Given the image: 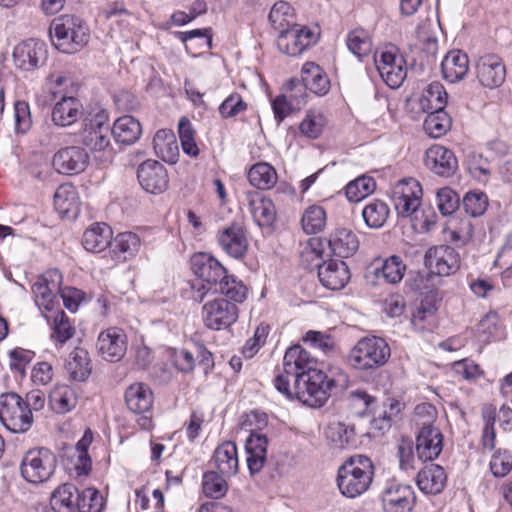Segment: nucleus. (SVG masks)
<instances>
[{
    "label": "nucleus",
    "instance_id": "obj_21",
    "mask_svg": "<svg viewBox=\"0 0 512 512\" xmlns=\"http://www.w3.org/2000/svg\"><path fill=\"white\" fill-rule=\"evenodd\" d=\"M424 162L430 171L441 177L452 176L458 168L454 153L442 145H433L428 148Z\"/></svg>",
    "mask_w": 512,
    "mask_h": 512
},
{
    "label": "nucleus",
    "instance_id": "obj_10",
    "mask_svg": "<svg viewBox=\"0 0 512 512\" xmlns=\"http://www.w3.org/2000/svg\"><path fill=\"white\" fill-rule=\"evenodd\" d=\"M204 325L214 331L231 327L239 317L236 303L224 298H215L207 301L201 312Z\"/></svg>",
    "mask_w": 512,
    "mask_h": 512
},
{
    "label": "nucleus",
    "instance_id": "obj_57",
    "mask_svg": "<svg viewBox=\"0 0 512 512\" xmlns=\"http://www.w3.org/2000/svg\"><path fill=\"white\" fill-rule=\"evenodd\" d=\"M463 207L472 217L481 216L488 207V197L481 191H470L463 198Z\"/></svg>",
    "mask_w": 512,
    "mask_h": 512
},
{
    "label": "nucleus",
    "instance_id": "obj_29",
    "mask_svg": "<svg viewBox=\"0 0 512 512\" xmlns=\"http://www.w3.org/2000/svg\"><path fill=\"white\" fill-rule=\"evenodd\" d=\"M213 463L222 476L235 475L239 467L236 444L231 441L220 444L214 451Z\"/></svg>",
    "mask_w": 512,
    "mask_h": 512
},
{
    "label": "nucleus",
    "instance_id": "obj_12",
    "mask_svg": "<svg viewBox=\"0 0 512 512\" xmlns=\"http://www.w3.org/2000/svg\"><path fill=\"white\" fill-rule=\"evenodd\" d=\"M317 38L318 34L311 28L295 24L280 32L277 46L282 53L297 56L315 44Z\"/></svg>",
    "mask_w": 512,
    "mask_h": 512
},
{
    "label": "nucleus",
    "instance_id": "obj_38",
    "mask_svg": "<svg viewBox=\"0 0 512 512\" xmlns=\"http://www.w3.org/2000/svg\"><path fill=\"white\" fill-rule=\"evenodd\" d=\"M155 153L163 161L174 164L179 157V148L174 132L170 129L158 130L153 139Z\"/></svg>",
    "mask_w": 512,
    "mask_h": 512
},
{
    "label": "nucleus",
    "instance_id": "obj_35",
    "mask_svg": "<svg viewBox=\"0 0 512 512\" xmlns=\"http://www.w3.org/2000/svg\"><path fill=\"white\" fill-rule=\"evenodd\" d=\"M301 84L317 95L329 91L330 82L323 69L314 62H306L301 69Z\"/></svg>",
    "mask_w": 512,
    "mask_h": 512
},
{
    "label": "nucleus",
    "instance_id": "obj_63",
    "mask_svg": "<svg viewBox=\"0 0 512 512\" xmlns=\"http://www.w3.org/2000/svg\"><path fill=\"white\" fill-rule=\"evenodd\" d=\"M495 265L502 269V278H512V233L498 253Z\"/></svg>",
    "mask_w": 512,
    "mask_h": 512
},
{
    "label": "nucleus",
    "instance_id": "obj_54",
    "mask_svg": "<svg viewBox=\"0 0 512 512\" xmlns=\"http://www.w3.org/2000/svg\"><path fill=\"white\" fill-rule=\"evenodd\" d=\"M104 505L103 496L94 488L84 489L77 498L78 512H102Z\"/></svg>",
    "mask_w": 512,
    "mask_h": 512
},
{
    "label": "nucleus",
    "instance_id": "obj_34",
    "mask_svg": "<svg viewBox=\"0 0 512 512\" xmlns=\"http://www.w3.org/2000/svg\"><path fill=\"white\" fill-rule=\"evenodd\" d=\"M111 133L116 142L131 145L139 140L142 134V126L133 116L124 115L115 120Z\"/></svg>",
    "mask_w": 512,
    "mask_h": 512
},
{
    "label": "nucleus",
    "instance_id": "obj_52",
    "mask_svg": "<svg viewBox=\"0 0 512 512\" xmlns=\"http://www.w3.org/2000/svg\"><path fill=\"white\" fill-rule=\"evenodd\" d=\"M302 227L307 234H315L324 229L326 225V212L318 205H311L302 215Z\"/></svg>",
    "mask_w": 512,
    "mask_h": 512
},
{
    "label": "nucleus",
    "instance_id": "obj_42",
    "mask_svg": "<svg viewBox=\"0 0 512 512\" xmlns=\"http://www.w3.org/2000/svg\"><path fill=\"white\" fill-rule=\"evenodd\" d=\"M248 180L257 189L269 190L277 183L278 175L272 165L267 162H259L249 169Z\"/></svg>",
    "mask_w": 512,
    "mask_h": 512
},
{
    "label": "nucleus",
    "instance_id": "obj_39",
    "mask_svg": "<svg viewBox=\"0 0 512 512\" xmlns=\"http://www.w3.org/2000/svg\"><path fill=\"white\" fill-rule=\"evenodd\" d=\"M78 489L69 483L60 485L50 497L51 508L54 512L77 511Z\"/></svg>",
    "mask_w": 512,
    "mask_h": 512
},
{
    "label": "nucleus",
    "instance_id": "obj_45",
    "mask_svg": "<svg viewBox=\"0 0 512 512\" xmlns=\"http://www.w3.org/2000/svg\"><path fill=\"white\" fill-rule=\"evenodd\" d=\"M268 18L273 28L279 32L295 25V11L286 1L276 2L271 8Z\"/></svg>",
    "mask_w": 512,
    "mask_h": 512
},
{
    "label": "nucleus",
    "instance_id": "obj_43",
    "mask_svg": "<svg viewBox=\"0 0 512 512\" xmlns=\"http://www.w3.org/2000/svg\"><path fill=\"white\" fill-rule=\"evenodd\" d=\"M406 272V264L398 255H391L375 268V275L389 284L399 283Z\"/></svg>",
    "mask_w": 512,
    "mask_h": 512
},
{
    "label": "nucleus",
    "instance_id": "obj_24",
    "mask_svg": "<svg viewBox=\"0 0 512 512\" xmlns=\"http://www.w3.org/2000/svg\"><path fill=\"white\" fill-rule=\"evenodd\" d=\"M476 73L479 82L492 89L499 87L504 82L506 69L499 56L490 54L479 59Z\"/></svg>",
    "mask_w": 512,
    "mask_h": 512
},
{
    "label": "nucleus",
    "instance_id": "obj_51",
    "mask_svg": "<svg viewBox=\"0 0 512 512\" xmlns=\"http://www.w3.org/2000/svg\"><path fill=\"white\" fill-rule=\"evenodd\" d=\"M375 180L369 176H361L346 185L345 193L349 201L359 202L374 192Z\"/></svg>",
    "mask_w": 512,
    "mask_h": 512
},
{
    "label": "nucleus",
    "instance_id": "obj_25",
    "mask_svg": "<svg viewBox=\"0 0 512 512\" xmlns=\"http://www.w3.org/2000/svg\"><path fill=\"white\" fill-rule=\"evenodd\" d=\"M194 274L208 285L218 286L227 275L226 268L214 257L200 253L192 258Z\"/></svg>",
    "mask_w": 512,
    "mask_h": 512
},
{
    "label": "nucleus",
    "instance_id": "obj_50",
    "mask_svg": "<svg viewBox=\"0 0 512 512\" xmlns=\"http://www.w3.org/2000/svg\"><path fill=\"white\" fill-rule=\"evenodd\" d=\"M325 435L335 448L342 449L350 444L354 437V429L345 422L334 420L328 424Z\"/></svg>",
    "mask_w": 512,
    "mask_h": 512
},
{
    "label": "nucleus",
    "instance_id": "obj_20",
    "mask_svg": "<svg viewBox=\"0 0 512 512\" xmlns=\"http://www.w3.org/2000/svg\"><path fill=\"white\" fill-rule=\"evenodd\" d=\"M443 449V435L434 425L427 422L420 428L416 437V452L422 461L436 459Z\"/></svg>",
    "mask_w": 512,
    "mask_h": 512
},
{
    "label": "nucleus",
    "instance_id": "obj_3",
    "mask_svg": "<svg viewBox=\"0 0 512 512\" xmlns=\"http://www.w3.org/2000/svg\"><path fill=\"white\" fill-rule=\"evenodd\" d=\"M374 477L372 460L365 455L349 457L338 469L337 486L347 498H356L370 487Z\"/></svg>",
    "mask_w": 512,
    "mask_h": 512
},
{
    "label": "nucleus",
    "instance_id": "obj_59",
    "mask_svg": "<svg viewBox=\"0 0 512 512\" xmlns=\"http://www.w3.org/2000/svg\"><path fill=\"white\" fill-rule=\"evenodd\" d=\"M482 417L485 423L482 434V444L484 448L492 450L495 447L496 437L494 429L495 408L492 406H484L482 408Z\"/></svg>",
    "mask_w": 512,
    "mask_h": 512
},
{
    "label": "nucleus",
    "instance_id": "obj_48",
    "mask_svg": "<svg viewBox=\"0 0 512 512\" xmlns=\"http://www.w3.org/2000/svg\"><path fill=\"white\" fill-rule=\"evenodd\" d=\"M56 467L54 454L46 449H38L37 456H34V483L44 482L53 474Z\"/></svg>",
    "mask_w": 512,
    "mask_h": 512
},
{
    "label": "nucleus",
    "instance_id": "obj_11",
    "mask_svg": "<svg viewBox=\"0 0 512 512\" xmlns=\"http://www.w3.org/2000/svg\"><path fill=\"white\" fill-rule=\"evenodd\" d=\"M108 114L99 110L95 114H89L84 120L81 133L82 143L92 151L106 152L111 150Z\"/></svg>",
    "mask_w": 512,
    "mask_h": 512
},
{
    "label": "nucleus",
    "instance_id": "obj_55",
    "mask_svg": "<svg viewBox=\"0 0 512 512\" xmlns=\"http://www.w3.org/2000/svg\"><path fill=\"white\" fill-rule=\"evenodd\" d=\"M222 474L209 471L203 476V492L206 496L211 498H221L227 492V483Z\"/></svg>",
    "mask_w": 512,
    "mask_h": 512
},
{
    "label": "nucleus",
    "instance_id": "obj_32",
    "mask_svg": "<svg viewBox=\"0 0 512 512\" xmlns=\"http://www.w3.org/2000/svg\"><path fill=\"white\" fill-rule=\"evenodd\" d=\"M113 232L105 223H96L87 228L82 237L83 247L93 253H100L111 246Z\"/></svg>",
    "mask_w": 512,
    "mask_h": 512
},
{
    "label": "nucleus",
    "instance_id": "obj_33",
    "mask_svg": "<svg viewBox=\"0 0 512 512\" xmlns=\"http://www.w3.org/2000/svg\"><path fill=\"white\" fill-rule=\"evenodd\" d=\"M330 252L340 258L352 256L359 247L357 236L346 228L337 229L326 241Z\"/></svg>",
    "mask_w": 512,
    "mask_h": 512
},
{
    "label": "nucleus",
    "instance_id": "obj_61",
    "mask_svg": "<svg viewBox=\"0 0 512 512\" xmlns=\"http://www.w3.org/2000/svg\"><path fill=\"white\" fill-rule=\"evenodd\" d=\"M303 341L324 354L331 353L335 347V342L330 335L314 330L308 331L303 337Z\"/></svg>",
    "mask_w": 512,
    "mask_h": 512
},
{
    "label": "nucleus",
    "instance_id": "obj_2",
    "mask_svg": "<svg viewBox=\"0 0 512 512\" xmlns=\"http://www.w3.org/2000/svg\"><path fill=\"white\" fill-rule=\"evenodd\" d=\"M347 383L346 375L341 373L338 379L329 378L322 370L314 369L291 385L283 376L274 379L275 388L287 399H297L309 407H322L331 397L333 391Z\"/></svg>",
    "mask_w": 512,
    "mask_h": 512
},
{
    "label": "nucleus",
    "instance_id": "obj_5",
    "mask_svg": "<svg viewBox=\"0 0 512 512\" xmlns=\"http://www.w3.org/2000/svg\"><path fill=\"white\" fill-rule=\"evenodd\" d=\"M390 355V347L383 338L364 337L350 350L348 363L357 370L366 371L383 366Z\"/></svg>",
    "mask_w": 512,
    "mask_h": 512
},
{
    "label": "nucleus",
    "instance_id": "obj_7",
    "mask_svg": "<svg viewBox=\"0 0 512 512\" xmlns=\"http://www.w3.org/2000/svg\"><path fill=\"white\" fill-rule=\"evenodd\" d=\"M374 61L383 81L392 89L399 88L407 76V64L399 48L393 44L382 47Z\"/></svg>",
    "mask_w": 512,
    "mask_h": 512
},
{
    "label": "nucleus",
    "instance_id": "obj_9",
    "mask_svg": "<svg viewBox=\"0 0 512 512\" xmlns=\"http://www.w3.org/2000/svg\"><path fill=\"white\" fill-rule=\"evenodd\" d=\"M68 82V79L61 75H51L48 78V89L53 96L61 95L62 98L57 102L52 111V120L58 126H70L75 123L82 114V105L74 97L64 95V89H61Z\"/></svg>",
    "mask_w": 512,
    "mask_h": 512
},
{
    "label": "nucleus",
    "instance_id": "obj_1",
    "mask_svg": "<svg viewBox=\"0 0 512 512\" xmlns=\"http://www.w3.org/2000/svg\"><path fill=\"white\" fill-rule=\"evenodd\" d=\"M62 275L57 269H50L37 277L34 282V302L50 326V339L61 348L76 334V327L61 309L57 293Z\"/></svg>",
    "mask_w": 512,
    "mask_h": 512
},
{
    "label": "nucleus",
    "instance_id": "obj_36",
    "mask_svg": "<svg viewBox=\"0 0 512 512\" xmlns=\"http://www.w3.org/2000/svg\"><path fill=\"white\" fill-rule=\"evenodd\" d=\"M444 469L436 464H430L419 471L417 485L421 491L427 494L440 493L446 484Z\"/></svg>",
    "mask_w": 512,
    "mask_h": 512
},
{
    "label": "nucleus",
    "instance_id": "obj_18",
    "mask_svg": "<svg viewBox=\"0 0 512 512\" xmlns=\"http://www.w3.org/2000/svg\"><path fill=\"white\" fill-rule=\"evenodd\" d=\"M217 241L221 249L235 259L243 258L249 246L243 226L235 222L218 231Z\"/></svg>",
    "mask_w": 512,
    "mask_h": 512
},
{
    "label": "nucleus",
    "instance_id": "obj_17",
    "mask_svg": "<svg viewBox=\"0 0 512 512\" xmlns=\"http://www.w3.org/2000/svg\"><path fill=\"white\" fill-rule=\"evenodd\" d=\"M153 401V392L144 383H133L125 391V403L131 412L143 415L139 420V425L144 429L151 427V419L145 414L150 412Z\"/></svg>",
    "mask_w": 512,
    "mask_h": 512
},
{
    "label": "nucleus",
    "instance_id": "obj_49",
    "mask_svg": "<svg viewBox=\"0 0 512 512\" xmlns=\"http://www.w3.org/2000/svg\"><path fill=\"white\" fill-rule=\"evenodd\" d=\"M346 44L350 52L359 59L367 57L372 52V40L364 29H355L348 33Z\"/></svg>",
    "mask_w": 512,
    "mask_h": 512
},
{
    "label": "nucleus",
    "instance_id": "obj_6",
    "mask_svg": "<svg viewBox=\"0 0 512 512\" xmlns=\"http://www.w3.org/2000/svg\"><path fill=\"white\" fill-rule=\"evenodd\" d=\"M0 420L13 433L28 431L32 423L29 403L18 394L10 392L0 396Z\"/></svg>",
    "mask_w": 512,
    "mask_h": 512
},
{
    "label": "nucleus",
    "instance_id": "obj_62",
    "mask_svg": "<svg viewBox=\"0 0 512 512\" xmlns=\"http://www.w3.org/2000/svg\"><path fill=\"white\" fill-rule=\"evenodd\" d=\"M15 66L23 71L29 72L32 68V45L30 40L20 42L13 51Z\"/></svg>",
    "mask_w": 512,
    "mask_h": 512
},
{
    "label": "nucleus",
    "instance_id": "obj_4",
    "mask_svg": "<svg viewBox=\"0 0 512 512\" xmlns=\"http://www.w3.org/2000/svg\"><path fill=\"white\" fill-rule=\"evenodd\" d=\"M49 33L55 47L66 54L81 51L90 39V30L87 24L80 17L70 14L53 19Z\"/></svg>",
    "mask_w": 512,
    "mask_h": 512
},
{
    "label": "nucleus",
    "instance_id": "obj_28",
    "mask_svg": "<svg viewBox=\"0 0 512 512\" xmlns=\"http://www.w3.org/2000/svg\"><path fill=\"white\" fill-rule=\"evenodd\" d=\"M441 71L448 82L462 80L469 71L468 56L460 50L449 51L441 62Z\"/></svg>",
    "mask_w": 512,
    "mask_h": 512
},
{
    "label": "nucleus",
    "instance_id": "obj_31",
    "mask_svg": "<svg viewBox=\"0 0 512 512\" xmlns=\"http://www.w3.org/2000/svg\"><path fill=\"white\" fill-rule=\"evenodd\" d=\"M54 207L60 217L74 218L79 211V197L75 186L60 185L54 193Z\"/></svg>",
    "mask_w": 512,
    "mask_h": 512
},
{
    "label": "nucleus",
    "instance_id": "obj_27",
    "mask_svg": "<svg viewBox=\"0 0 512 512\" xmlns=\"http://www.w3.org/2000/svg\"><path fill=\"white\" fill-rule=\"evenodd\" d=\"M141 246V240L133 232L119 233L111 240L110 256L116 262H125L135 257Z\"/></svg>",
    "mask_w": 512,
    "mask_h": 512
},
{
    "label": "nucleus",
    "instance_id": "obj_37",
    "mask_svg": "<svg viewBox=\"0 0 512 512\" xmlns=\"http://www.w3.org/2000/svg\"><path fill=\"white\" fill-rule=\"evenodd\" d=\"M65 369L70 379L79 382L86 381L92 371L88 351L82 347H76L70 353L66 361Z\"/></svg>",
    "mask_w": 512,
    "mask_h": 512
},
{
    "label": "nucleus",
    "instance_id": "obj_60",
    "mask_svg": "<svg viewBox=\"0 0 512 512\" xmlns=\"http://www.w3.org/2000/svg\"><path fill=\"white\" fill-rule=\"evenodd\" d=\"M436 204L443 215H451L459 206V197L451 188L443 187L437 191Z\"/></svg>",
    "mask_w": 512,
    "mask_h": 512
},
{
    "label": "nucleus",
    "instance_id": "obj_53",
    "mask_svg": "<svg viewBox=\"0 0 512 512\" xmlns=\"http://www.w3.org/2000/svg\"><path fill=\"white\" fill-rule=\"evenodd\" d=\"M326 125V117L319 110H309L299 125L300 132L311 139H316Z\"/></svg>",
    "mask_w": 512,
    "mask_h": 512
},
{
    "label": "nucleus",
    "instance_id": "obj_47",
    "mask_svg": "<svg viewBox=\"0 0 512 512\" xmlns=\"http://www.w3.org/2000/svg\"><path fill=\"white\" fill-rule=\"evenodd\" d=\"M424 120L423 129L432 138L445 135L451 127V118L446 111H428Z\"/></svg>",
    "mask_w": 512,
    "mask_h": 512
},
{
    "label": "nucleus",
    "instance_id": "obj_16",
    "mask_svg": "<svg viewBox=\"0 0 512 512\" xmlns=\"http://www.w3.org/2000/svg\"><path fill=\"white\" fill-rule=\"evenodd\" d=\"M89 164V155L79 146H67L58 150L52 160L56 172L63 175L82 173Z\"/></svg>",
    "mask_w": 512,
    "mask_h": 512
},
{
    "label": "nucleus",
    "instance_id": "obj_41",
    "mask_svg": "<svg viewBox=\"0 0 512 512\" xmlns=\"http://www.w3.org/2000/svg\"><path fill=\"white\" fill-rule=\"evenodd\" d=\"M448 94L440 82H432L423 90L419 99L420 108L424 112L445 111Z\"/></svg>",
    "mask_w": 512,
    "mask_h": 512
},
{
    "label": "nucleus",
    "instance_id": "obj_56",
    "mask_svg": "<svg viewBox=\"0 0 512 512\" xmlns=\"http://www.w3.org/2000/svg\"><path fill=\"white\" fill-rule=\"evenodd\" d=\"M178 132L184 153L193 157L197 156L199 148L195 142V131L187 118L183 117L180 119Z\"/></svg>",
    "mask_w": 512,
    "mask_h": 512
},
{
    "label": "nucleus",
    "instance_id": "obj_58",
    "mask_svg": "<svg viewBox=\"0 0 512 512\" xmlns=\"http://www.w3.org/2000/svg\"><path fill=\"white\" fill-rule=\"evenodd\" d=\"M490 470L495 477H504L512 470V453L506 449H498L491 456Z\"/></svg>",
    "mask_w": 512,
    "mask_h": 512
},
{
    "label": "nucleus",
    "instance_id": "obj_22",
    "mask_svg": "<svg viewBox=\"0 0 512 512\" xmlns=\"http://www.w3.org/2000/svg\"><path fill=\"white\" fill-rule=\"evenodd\" d=\"M415 496L411 486L394 481L388 482L382 492V502L391 512L411 510Z\"/></svg>",
    "mask_w": 512,
    "mask_h": 512
},
{
    "label": "nucleus",
    "instance_id": "obj_13",
    "mask_svg": "<svg viewBox=\"0 0 512 512\" xmlns=\"http://www.w3.org/2000/svg\"><path fill=\"white\" fill-rule=\"evenodd\" d=\"M283 370L276 376H283V378L296 380L303 378L312 370L317 368V360L310 355L300 345H294L288 348L283 357Z\"/></svg>",
    "mask_w": 512,
    "mask_h": 512
},
{
    "label": "nucleus",
    "instance_id": "obj_30",
    "mask_svg": "<svg viewBox=\"0 0 512 512\" xmlns=\"http://www.w3.org/2000/svg\"><path fill=\"white\" fill-rule=\"evenodd\" d=\"M268 440L265 435L251 432L246 440L247 465L252 474L258 473L266 462Z\"/></svg>",
    "mask_w": 512,
    "mask_h": 512
},
{
    "label": "nucleus",
    "instance_id": "obj_46",
    "mask_svg": "<svg viewBox=\"0 0 512 512\" xmlns=\"http://www.w3.org/2000/svg\"><path fill=\"white\" fill-rule=\"evenodd\" d=\"M390 214L388 205L381 200H372L362 210V217L365 224L370 228L382 227Z\"/></svg>",
    "mask_w": 512,
    "mask_h": 512
},
{
    "label": "nucleus",
    "instance_id": "obj_64",
    "mask_svg": "<svg viewBox=\"0 0 512 512\" xmlns=\"http://www.w3.org/2000/svg\"><path fill=\"white\" fill-rule=\"evenodd\" d=\"M247 109V104L238 93L229 95L219 107L220 114L225 118L238 115Z\"/></svg>",
    "mask_w": 512,
    "mask_h": 512
},
{
    "label": "nucleus",
    "instance_id": "obj_15",
    "mask_svg": "<svg viewBox=\"0 0 512 512\" xmlns=\"http://www.w3.org/2000/svg\"><path fill=\"white\" fill-rule=\"evenodd\" d=\"M96 349L102 359L108 362H118L127 351V335L118 327H110L99 333Z\"/></svg>",
    "mask_w": 512,
    "mask_h": 512
},
{
    "label": "nucleus",
    "instance_id": "obj_40",
    "mask_svg": "<svg viewBox=\"0 0 512 512\" xmlns=\"http://www.w3.org/2000/svg\"><path fill=\"white\" fill-rule=\"evenodd\" d=\"M78 395L74 388L67 385H57L49 394V405L58 414H65L74 409Z\"/></svg>",
    "mask_w": 512,
    "mask_h": 512
},
{
    "label": "nucleus",
    "instance_id": "obj_8",
    "mask_svg": "<svg viewBox=\"0 0 512 512\" xmlns=\"http://www.w3.org/2000/svg\"><path fill=\"white\" fill-rule=\"evenodd\" d=\"M423 196L422 186L414 178H404L392 188L391 201L399 217L417 218Z\"/></svg>",
    "mask_w": 512,
    "mask_h": 512
},
{
    "label": "nucleus",
    "instance_id": "obj_14",
    "mask_svg": "<svg viewBox=\"0 0 512 512\" xmlns=\"http://www.w3.org/2000/svg\"><path fill=\"white\" fill-rule=\"evenodd\" d=\"M425 266L434 274L449 276L460 268L461 257L458 251L448 245L429 248L424 256Z\"/></svg>",
    "mask_w": 512,
    "mask_h": 512
},
{
    "label": "nucleus",
    "instance_id": "obj_23",
    "mask_svg": "<svg viewBox=\"0 0 512 512\" xmlns=\"http://www.w3.org/2000/svg\"><path fill=\"white\" fill-rule=\"evenodd\" d=\"M314 265L318 268L321 284L327 289L341 290L350 280V271L344 261L329 260Z\"/></svg>",
    "mask_w": 512,
    "mask_h": 512
},
{
    "label": "nucleus",
    "instance_id": "obj_44",
    "mask_svg": "<svg viewBox=\"0 0 512 512\" xmlns=\"http://www.w3.org/2000/svg\"><path fill=\"white\" fill-rule=\"evenodd\" d=\"M216 291L220 293V298L231 300L236 303V306L243 303L248 294V289L244 283L235 276L228 274L217 286Z\"/></svg>",
    "mask_w": 512,
    "mask_h": 512
},
{
    "label": "nucleus",
    "instance_id": "obj_26",
    "mask_svg": "<svg viewBox=\"0 0 512 512\" xmlns=\"http://www.w3.org/2000/svg\"><path fill=\"white\" fill-rule=\"evenodd\" d=\"M250 212L261 227H269L276 220V208L273 201L255 191L246 194Z\"/></svg>",
    "mask_w": 512,
    "mask_h": 512
},
{
    "label": "nucleus",
    "instance_id": "obj_19",
    "mask_svg": "<svg viewBox=\"0 0 512 512\" xmlns=\"http://www.w3.org/2000/svg\"><path fill=\"white\" fill-rule=\"evenodd\" d=\"M137 177L142 188L152 194L162 193L168 187L167 170L161 163L155 160L143 162L138 167Z\"/></svg>",
    "mask_w": 512,
    "mask_h": 512
}]
</instances>
